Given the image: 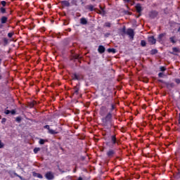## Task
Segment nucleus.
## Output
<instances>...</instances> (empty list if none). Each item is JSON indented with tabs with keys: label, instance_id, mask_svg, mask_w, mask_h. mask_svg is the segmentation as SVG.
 Returning <instances> with one entry per match:
<instances>
[{
	"label": "nucleus",
	"instance_id": "5701e85b",
	"mask_svg": "<svg viewBox=\"0 0 180 180\" xmlns=\"http://www.w3.org/2000/svg\"><path fill=\"white\" fill-rule=\"evenodd\" d=\"M1 11L2 13H5L6 10H5L4 8H1Z\"/></svg>",
	"mask_w": 180,
	"mask_h": 180
},
{
	"label": "nucleus",
	"instance_id": "4c0bfd02",
	"mask_svg": "<svg viewBox=\"0 0 180 180\" xmlns=\"http://www.w3.org/2000/svg\"><path fill=\"white\" fill-rule=\"evenodd\" d=\"M178 32H180V27L179 28Z\"/></svg>",
	"mask_w": 180,
	"mask_h": 180
},
{
	"label": "nucleus",
	"instance_id": "393cba45",
	"mask_svg": "<svg viewBox=\"0 0 180 180\" xmlns=\"http://www.w3.org/2000/svg\"><path fill=\"white\" fill-rule=\"evenodd\" d=\"M10 113H11V115H15V113H16V112L14 110H13L11 111H10Z\"/></svg>",
	"mask_w": 180,
	"mask_h": 180
},
{
	"label": "nucleus",
	"instance_id": "2f4dec72",
	"mask_svg": "<svg viewBox=\"0 0 180 180\" xmlns=\"http://www.w3.org/2000/svg\"><path fill=\"white\" fill-rule=\"evenodd\" d=\"M16 120H17L18 122H19V121L20 120V118L17 117Z\"/></svg>",
	"mask_w": 180,
	"mask_h": 180
},
{
	"label": "nucleus",
	"instance_id": "412c9836",
	"mask_svg": "<svg viewBox=\"0 0 180 180\" xmlns=\"http://www.w3.org/2000/svg\"><path fill=\"white\" fill-rule=\"evenodd\" d=\"M1 5H2L3 6H5V5H6V1H1Z\"/></svg>",
	"mask_w": 180,
	"mask_h": 180
},
{
	"label": "nucleus",
	"instance_id": "20e7f679",
	"mask_svg": "<svg viewBox=\"0 0 180 180\" xmlns=\"http://www.w3.org/2000/svg\"><path fill=\"white\" fill-rule=\"evenodd\" d=\"M46 178L48 179H53V178H54V176L53 175V173L47 172L46 174Z\"/></svg>",
	"mask_w": 180,
	"mask_h": 180
},
{
	"label": "nucleus",
	"instance_id": "aec40b11",
	"mask_svg": "<svg viewBox=\"0 0 180 180\" xmlns=\"http://www.w3.org/2000/svg\"><path fill=\"white\" fill-rule=\"evenodd\" d=\"M4 113H5L6 115H9V113H11V110H5Z\"/></svg>",
	"mask_w": 180,
	"mask_h": 180
},
{
	"label": "nucleus",
	"instance_id": "c9c22d12",
	"mask_svg": "<svg viewBox=\"0 0 180 180\" xmlns=\"http://www.w3.org/2000/svg\"><path fill=\"white\" fill-rule=\"evenodd\" d=\"M106 117H107V118H108V117H110V115H107Z\"/></svg>",
	"mask_w": 180,
	"mask_h": 180
},
{
	"label": "nucleus",
	"instance_id": "f3484780",
	"mask_svg": "<svg viewBox=\"0 0 180 180\" xmlns=\"http://www.w3.org/2000/svg\"><path fill=\"white\" fill-rule=\"evenodd\" d=\"M174 53H179V49L178 48H173Z\"/></svg>",
	"mask_w": 180,
	"mask_h": 180
},
{
	"label": "nucleus",
	"instance_id": "72a5a7b5",
	"mask_svg": "<svg viewBox=\"0 0 180 180\" xmlns=\"http://www.w3.org/2000/svg\"><path fill=\"white\" fill-rule=\"evenodd\" d=\"M6 120L5 118H3V119H2V122H6Z\"/></svg>",
	"mask_w": 180,
	"mask_h": 180
},
{
	"label": "nucleus",
	"instance_id": "c756f323",
	"mask_svg": "<svg viewBox=\"0 0 180 180\" xmlns=\"http://www.w3.org/2000/svg\"><path fill=\"white\" fill-rule=\"evenodd\" d=\"M44 127H45V129H48V130L50 129V126H49V125H46Z\"/></svg>",
	"mask_w": 180,
	"mask_h": 180
},
{
	"label": "nucleus",
	"instance_id": "7c9ffc66",
	"mask_svg": "<svg viewBox=\"0 0 180 180\" xmlns=\"http://www.w3.org/2000/svg\"><path fill=\"white\" fill-rule=\"evenodd\" d=\"M75 79H79V78H78V75H75Z\"/></svg>",
	"mask_w": 180,
	"mask_h": 180
},
{
	"label": "nucleus",
	"instance_id": "e433bc0d",
	"mask_svg": "<svg viewBox=\"0 0 180 180\" xmlns=\"http://www.w3.org/2000/svg\"><path fill=\"white\" fill-rule=\"evenodd\" d=\"M77 180H82V178L79 177Z\"/></svg>",
	"mask_w": 180,
	"mask_h": 180
},
{
	"label": "nucleus",
	"instance_id": "9b49d317",
	"mask_svg": "<svg viewBox=\"0 0 180 180\" xmlns=\"http://www.w3.org/2000/svg\"><path fill=\"white\" fill-rule=\"evenodd\" d=\"M108 53H113V54H115V53H116V49H108Z\"/></svg>",
	"mask_w": 180,
	"mask_h": 180
},
{
	"label": "nucleus",
	"instance_id": "bb28decb",
	"mask_svg": "<svg viewBox=\"0 0 180 180\" xmlns=\"http://www.w3.org/2000/svg\"><path fill=\"white\" fill-rule=\"evenodd\" d=\"M160 71H165V67H160Z\"/></svg>",
	"mask_w": 180,
	"mask_h": 180
},
{
	"label": "nucleus",
	"instance_id": "4be33fe9",
	"mask_svg": "<svg viewBox=\"0 0 180 180\" xmlns=\"http://www.w3.org/2000/svg\"><path fill=\"white\" fill-rule=\"evenodd\" d=\"M164 75V73H162V72H160L159 74H158V76L160 77V78H162V76Z\"/></svg>",
	"mask_w": 180,
	"mask_h": 180
},
{
	"label": "nucleus",
	"instance_id": "1a4fd4ad",
	"mask_svg": "<svg viewBox=\"0 0 180 180\" xmlns=\"http://www.w3.org/2000/svg\"><path fill=\"white\" fill-rule=\"evenodd\" d=\"M62 5H63V6H70V2L68 1H63Z\"/></svg>",
	"mask_w": 180,
	"mask_h": 180
},
{
	"label": "nucleus",
	"instance_id": "c85d7f7f",
	"mask_svg": "<svg viewBox=\"0 0 180 180\" xmlns=\"http://www.w3.org/2000/svg\"><path fill=\"white\" fill-rule=\"evenodd\" d=\"M8 37H12V36H13V34H12V33H8Z\"/></svg>",
	"mask_w": 180,
	"mask_h": 180
},
{
	"label": "nucleus",
	"instance_id": "ddd939ff",
	"mask_svg": "<svg viewBox=\"0 0 180 180\" xmlns=\"http://www.w3.org/2000/svg\"><path fill=\"white\" fill-rule=\"evenodd\" d=\"M170 41L172 43H176V41L175 40V37H170Z\"/></svg>",
	"mask_w": 180,
	"mask_h": 180
},
{
	"label": "nucleus",
	"instance_id": "f704fd0d",
	"mask_svg": "<svg viewBox=\"0 0 180 180\" xmlns=\"http://www.w3.org/2000/svg\"><path fill=\"white\" fill-rule=\"evenodd\" d=\"M1 63H2V60L0 59V65H1Z\"/></svg>",
	"mask_w": 180,
	"mask_h": 180
},
{
	"label": "nucleus",
	"instance_id": "f03ea898",
	"mask_svg": "<svg viewBox=\"0 0 180 180\" xmlns=\"http://www.w3.org/2000/svg\"><path fill=\"white\" fill-rule=\"evenodd\" d=\"M127 34H128L131 39H133L134 37V31L131 29H128L127 30Z\"/></svg>",
	"mask_w": 180,
	"mask_h": 180
},
{
	"label": "nucleus",
	"instance_id": "dca6fc26",
	"mask_svg": "<svg viewBox=\"0 0 180 180\" xmlns=\"http://www.w3.org/2000/svg\"><path fill=\"white\" fill-rule=\"evenodd\" d=\"M40 150V148H35L34 149V154H37V153H39V150Z\"/></svg>",
	"mask_w": 180,
	"mask_h": 180
},
{
	"label": "nucleus",
	"instance_id": "6e6552de",
	"mask_svg": "<svg viewBox=\"0 0 180 180\" xmlns=\"http://www.w3.org/2000/svg\"><path fill=\"white\" fill-rule=\"evenodd\" d=\"M80 22L82 25H86V23H88V21L83 18L80 19Z\"/></svg>",
	"mask_w": 180,
	"mask_h": 180
},
{
	"label": "nucleus",
	"instance_id": "58836bf2",
	"mask_svg": "<svg viewBox=\"0 0 180 180\" xmlns=\"http://www.w3.org/2000/svg\"><path fill=\"white\" fill-rule=\"evenodd\" d=\"M128 1V2H130V0H127Z\"/></svg>",
	"mask_w": 180,
	"mask_h": 180
},
{
	"label": "nucleus",
	"instance_id": "473e14b6",
	"mask_svg": "<svg viewBox=\"0 0 180 180\" xmlns=\"http://www.w3.org/2000/svg\"><path fill=\"white\" fill-rule=\"evenodd\" d=\"M154 53H157V50L152 51Z\"/></svg>",
	"mask_w": 180,
	"mask_h": 180
},
{
	"label": "nucleus",
	"instance_id": "a211bd4d",
	"mask_svg": "<svg viewBox=\"0 0 180 180\" xmlns=\"http://www.w3.org/2000/svg\"><path fill=\"white\" fill-rule=\"evenodd\" d=\"M141 45L142 46V47H144L146 46V41L144 40H142L141 41Z\"/></svg>",
	"mask_w": 180,
	"mask_h": 180
},
{
	"label": "nucleus",
	"instance_id": "f257e3e1",
	"mask_svg": "<svg viewBox=\"0 0 180 180\" xmlns=\"http://www.w3.org/2000/svg\"><path fill=\"white\" fill-rule=\"evenodd\" d=\"M117 144V141L116 140V136H111V141L110 142H109L108 143V145L110 146V147H113V146H115V144Z\"/></svg>",
	"mask_w": 180,
	"mask_h": 180
},
{
	"label": "nucleus",
	"instance_id": "9d476101",
	"mask_svg": "<svg viewBox=\"0 0 180 180\" xmlns=\"http://www.w3.org/2000/svg\"><path fill=\"white\" fill-rule=\"evenodd\" d=\"M136 9L137 12L140 13L141 11V5L137 4L136 6Z\"/></svg>",
	"mask_w": 180,
	"mask_h": 180
},
{
	"label": "nucleus",
	"instance_id": "7ed1b4c3",
	"mask_svg": "<svg viewBox=\"0 0 180 180\" xmlns=\"http://www.w3.org/2000/svg\"><path fill=\"white\" fill-rule=\"evenodd\" d=\"M155 39H154V37H148V42L150 44H155Z\"/></svg>",
	"mask_w": 180,
	"mask_h": 180
},
{
	"label": "nucleus",
	"instance_id": "2eb2a0df",
	"mask_svg": "<svg viewBox=\"0 0 180 180\" xmlns=\"http://www.w3.org/2000/svg\"><path fill=\"white\" fill-rule=\"evenodd\" d=\"M46 141H47L44 140V139H40L39 143V144H44L46 143Z\"/></svg>",
	"mask_w": 180,
	"mask_h": 180
},
{
	"label": "nucleus",
	"instance_id": "cd10ccee",
	"mask_svg": "<svg viewBox=\"0 0 180 180\" xmlns=\"http://www.w3.org/2000/svg\"><path fill=\"white\" fill-rule=\"evenodd\" d=\"M3 147H4V143L0 141V148H2Z\"/></svg>",
	"mask_w": 180,
	"mask_h": 180
},
{
	"label": "nucleus",
	"instance_id": "423d86ee",
	"mask_svg": "<svg viewBox=\"0 0 180 180\" xmlns=\"http://www.w3.org/2000/svg\"><path fill=\"white\" fill-rule=\"evenodd\" d=\"M115 154V150H110L107 152V155L108 157H113V155Z\"/></svg>",
	"mask_w": 180,
	"mask_h": 180
},
{
	"label": "nucleus",
	"instance_id": "b1692460",
	"mask_svg": "<svg viewBox=\"0 0 180 180\" xmlns=\"http://www.w3.org/2000/svg\"><path fill=\"white\" fill-rule=\"evenodd\" d=\"M175 82H176V84H180V79H176Z\"/></svg>",
	"mask_w": 180,
	"mask_h": 180
},
{
	"label": "nucleus",
	"instance_id": "6ab92c4d",
	"mask_svg": "<svg viewBox=\"0 0 180 180\" xmlns=\"http://www.w3.org/2000/svg\"><path fill=\"white\" fill-rule=\"evenodd\" d=\"M35 176H37V178H40V179L43 178V176H41V174H35Z\"/></svg>",
	"mask_w": 180,
	"mask_h": 180
},
{
	"label": "nucleus",
	"instance_id": "a878e982",
	"mask_svg": "<svg viewBox=\"0 0 180 180\" xmlns=\"http://www.w3.org/2000/svg\"><path fill=\"white\" fill-rule=\"evenodd\" d=\"M105 26L107 27H110V23H109V22L105 23Z\"/></svg>",
	"mask_w": 180,
	"mask_h": 180
},
{
	"label": "nucleus",
	"instance_id": "39448f33",
	"mask_svg": "<svg viewBox=\"0 0 180 180\" xmlns=\"http://www.w3.org/2000/svg\"><path fill=\"white\" fill-rule=\"evenodd\" d=\"M165 37V34H160L159 36H158V40H159V41L160 43H162V41L164 40V38Z\"/></svg>",
	"mask_w": 180,
	"mask_h": 180
},
{
	"label": "nucleus",
	"instance_id": "4468645a",
	"mask_svg": "<svg viewBox=\"0 0 180 180\" xmlns=\"http://www.w3.org/2000/svg\"><path fill=\"white\" fill-rule=\"evenodd\" d=\"M50 134H57V132L53 129H49Z\"/></svg>",
	"mask_w": 180,
	"mask_h": 180
},
{
	"label": "nucleus",
	"instance_id": "0eeeda50",
	"mask_svg": "<svg viewBox=\"0 0 180 180\" xmlns=\"http://www.w3.org/2000/svg\"><path fill=\"white\" fill-rule=\"evenodd\" d=\"M98 50V52H100L101 53H105V46H99Z\"/></svg>",
	"mask_w": 180,
	"mask_h": 180
},
{
	"label": "nucleus",
	"instance_id": "f8f14e48",
	"mask_svg": "<svg viewBox=\"0 0 180 180\" xmlns=\"http://www.w3.org/2000/svg\"><path fill=\"white\" fill-rule=\"evenodd\" d=\"M7 20H8V18L6 17L1 18V23H6Z\"/></svg>",
	"mask_w": 180,
	"mask_h": 180
}]
</instances>
